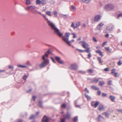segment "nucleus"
<instances>
[{
    "mask_svg": "<svg viewBox=\"0 0 122 122\" xmlns=\"http://www.w3.org/2000/svg\"><path fill=\"white\" fill-rule=\"evenodd\" d=\"M44 16L45 19L47 21V23H48V25L50 26L54 30L55 32L59 36H62L63 34L60 32L59 30L55 26L54 24L51 22L50 21L48 20V18L45 15Z\"/></svg>",
    "mask_w": 122,
    "mask_h": 122,
    "instance_id": "obj_1",
    "label": "nucleus"
},
{
    "mask_svg": "<svg viewBox=\"0 0 122 122\" xmlns=\"http://www.w3.org/2000/svg\"><path fill=\"white\" fill-rule=\"evenodd\" d=\"M48 55L45 54L42 56V59L44 61L39 65L40 68H42L47 66L49 63V60L48 57Z\"/></svg>",
    "mask_w": 122,
    "mask_h": 122,
    "instance_id": "obj_2",
    "label": "nucleus"
},
{
    "mask_svg": "<svg viewBox=\"0 0 122 122\" xmlns=\"http://www.w3.org/2000/svg\"><path fill=\"white\" fill-rule=\"evenodd\" d=\"M36 8V7L34 5L28 6L25 8V10L27 11H30L32 13L34 14H36L37 10H34Z\"/></svg>",
    "mask_w": 122,
    "mask_h": 122,
    "instance_id": "obj_3",
    "label": "nucleus"
},
{
    "mask_svg": "<svg viewBox=\"0 0 122 122\" xmlns=\"http://www.w3.org/2000/svg\"><path fill=\"white\" fill-rule=\"evenodd\" d=\"M114 8V6L112 4L107 5L105 6V9L107 11H110L113 10Z\"/></svg>",
    "mask_w": 122,
    "mask_h": 122,
    "instance_id": "obj_4",
    "label": "nucleus"
},
{
    "mask_svg": "<svg viewBox=\"0 0 122 122\" xmlns=\"http://www.w3.org/2000/svg\"><path fill=\"white\" fill-rule=\"evenodd\" d=\"M79 43L85 48H86L88 46V44L84 41H80L79 42Z\"/></svg>",
    "mask_w": 122,
    "mask_h": 122,
    "instance_id": "obj_5",
    "label": "nucleus"
},
{
    "mask_svg": "<svg viewBox=\"0 0 122 122\" xmlns=\"http://www.w3.org/2000/svg\"><path fill=\"white\" fill-rule=\"evenodd\" d=\"M99 104V103L98 102H95L93 101L91 102V104L92 107H94L95 108H96Z\"/></svg>",
    "mask_w": 122,
    "mask_h": 122,
    "instance_id": "obj_6",
    "label": "nucleus"
},
{
    "mask_svg": "<svg viewBox=\"0 0 122 122\" xmlns=\"http://www.w3.org/2000/svg\"><path fill=\"white\" fill-rule=\"evenodd\" d=\"M77 66L75 64H72L70 65L69 68L71 70H76L77 69Z\"/></svg>",
    "mask_w": 122,
    "mask_h": 122,
    "instance_id": "obj_7",
    "label": "nucleus"
},
{
    "mask_svg": "<svg viewBox=\"0 0 122 122\" xmlns=\"http://www.w3.org/2000/svg\"><path fill=\"white\" fill-rule=\"evenodd\" d=\"M63 40L65 41L69 46L71 45L70 42L68 41V38L66 37H63Z\"/></svg>",
    "mask_w": 122,
    "mask_h": 122,
    "instance_id": "obj_8",
    "label": "nucleus"
},
{
    "mask_svg": "<svg viewBox=\"0 0 122 122\" xmlns=\"http://www.w3.org/2000/svg\"><path fill=\"white\" fill-rule=\"evenodd\" d=\"M56 60L59 63L61 64H63L64 63L63 61L62 60H60V58L57 56H56L55 57Z\"/></svg>",
    "mask_w": 122,
    "mask_h": 122,
    "instance_id": "obj_9",
    "label": "nucleus"
},
{
    "mask_svg": "<svg viewBox=\"0 0 122 122\" xmlns=\"http://www.w3.org/2000/svg\"><path fill=\"white\" fill-rule=\"evenodd\" d=\"M49 118L46 116H44L43 118L42 121L44 122H48Z\"/></svg>",
    "mask_w": 122,
    "mask_h": 122,
    "instance_id": "obj_10",
    "label": "nucleus"
},
{
    "mask_svg": "<svg viewBox=\"0 0 122 122\" xmlns=\"http://www.w3.org/2000/svg\"><path fill=\"white\" fill-rule=\"evenodd\" d=\"M104 108L103 105L101 104L97 108V110L100 111H101L103 110Z\"/></svg>",
    "mask_w": 122,
    "mask_h": 122,
    "instance_id": "obj_11",
    "label": "nucleus"
},
{
    "mask_svg": "<svg viewBox=\"0 0 122 122\" xmlns=\"http://www.w3.org/2000/svg\"><path fill=\"white\" fill-rule=\"evenodd\" d=\"M63 116L64 117V119H69L70 118V115L69 113H67L66 115H64Z\"/></svg>",
    "mask_w": 122,
    "mask_h": 122,
    "instance_id": "obj_12",
    "label": "nucleus"
},
{
    "mask_svg": "<svg viewBox=\"0 0 122 122\" xmlns=\"http://www.w3.org/2000/svg\"><path fill=\"white\" fill-rule=\"evenodd\" d=\"M100 15H96L95 17L94 20L95 21H98L100 19Z\"/></svg>",
    "mask_w": 122,
    "mask_h": 122,
    "instance_id": "obj_13",
    "label": "nucleus"
},
{
    "mask_svg": "<svg viewBox=\"0 0 122 122\" xmlns=\"http://www.w3.org/2000/svg\"><path fill=\"white\" fill-rule=\"evenodd\" d=\"M104 25V24L102 23H101L99 24L97 27V29H98L100 30H101L102 27V26Z\"/></svg>",
    "mask_w": 122,
    "mask_h": 122,
    "instance_id": "obj_14",
    "label": "nucleus"
},
{
    "mask_svg": "<svg viewBox=\"0 0 122 122\" xmlns=\"http://www.w3.org/2000/svg\"><path fill=\"white\" fill-rule=\"evenodd\" d=\"M71 26L73 27L74 29H75L78 26V25L77 23H72Z\"/></svg>",
    "mask_w": 122,
    "mask_h": 122,
    "instance_id": "obj_15",
    "label": "nucleus"
},
{
    "mask_svg": "<svg viewBox=\"0 0 122 122\" xmlns=\"http://www.w3.org/2000/svg\"><path fill=\"white\" fill-rule=\"evenodd\" d=\"M109 98L111 101L114 102L115 101L116 97L112 95H111L109 97Z\"/></svg>",
    "mask_w": 122,
    "mask_h": 122,
    "instance_id": "obj_16",
    "label": "nucleus"
},
{
    "mask_svg": "<svg viewBox=\"0 0 122 122\" xmlns=\"http://www.w3.org/2000/svg\"><path fill=\"white\" fill-rule=\"evenodd\" d=\"M70 9V10L73 11H75L76 10V7L73 5H71V6Z\"/></svg>",
    "mask_w": 122,
    "mask_h": 122,
    "instance_id": "obj_17",
    "label": "nucleus"
},
{
    "mask_svg": "<svg viewBox=\"0 0 122 122\" xmlns=\"http://www.w3.org/2000/svg\"><path fill=\"white\" fill-rule=\"evenodd\" d=\"M96 53H98L102 57L103 56V55L102 52L100 50H98L96 51Z\"/></svg>",
    "mask_w": 122,
    "mask_h": 122,
    "instance_id": "obj_18",
    "label": "nucleus"
},
{
    "mask_svg": "<svg viewBox=\"0 0 122 122\" xmlns=\"http://www.w3.org/2000/svg\"><path fill=\"white\" fill-rule=\"evenodd\" d=\"M100 79H101V78H94L93 79V81H92V82H93L96 83Z\"/></svg>",
    "mask_w": 122,
    "mask_h": 122,
    "instance_id": "obj_19",
    "label": "nucleus"
},
{
    "mask_svg": "<svg viewBox=\"0 0 122 122\" xmlns=\"http://www.w3.org/2000/svg\"><path fill=\"white\" fill-rule=\"evenodd\" d=\"M91 88L95 90H98L99 88L94 85H92L91 86Z\"/></svg>",
    "mask_w": 122,
    "mask_h": 122,
    "instance_id": "obj_20",
    "label": "nucleus"
},
{
    "mask_svg": "<svg viewBox=\"0 0 122 122\" xmlns=\"http://www.w3.org/2000/svg\"><path fill=\"white\" fill-rule=\"evenodd\" d=\"M46 3V1L45 0H41L40 5H44Z\"/></svg>",
    "mask_w": 122,
    "mask_h": 122,
    "instance_id": "obj_21",
    "label": "nucleus"
},
{
    "mask_svg": "<svg viewBox=\"0 0 122 122\" xmlns=\"http://www.w3.org/2000/svg\"><path fill=\"white\" fill-rule=\"evenodd\" d=\"M105 84L104 82L103 81H101L99 82V85L101 86H102Z\"/></svg>",
    "mask_w": 122,
    "mask_h": 122,
    "instance_id": "obj_22",
    "label": "nucleus"
},
{
    "mask_svg": "<svg viewBox=\"0 0 122 122\" xmlns=\"http://www.w3.org/2000/svg\"><path fill=\"white\" fill-rule=\"evenodd\" d=\"M46 14L49 16H51V11H47L46 12Z\"/></svg>",
    "mask_w": 122,
    "mask_h": 122,
    "instance_id": "obj_23",
    "label": "nucleus"
},
{
    "mask_svg": "<svg viewBox=\"0 0 122 122\" xmlns=\"http://www.w3.org/2000/svg\"><path fill=\"white\" fill-rule=\"evenodd\" d=\"M85 96L86 97L88 100H91V98L90 97L86 94H85Z\"/></svg>",
    "mask_w": 122,
    "mask_h": 122,
    "instance_id": "obj_24",
    "label": "nucleus"
},
{
    "mask_svg": "<svg viewBox=\"0 0 122 122\" xmlns=\"http://www.w3.org/2000/svg\"><path fill=\"white\" fill-rule=\"evenodd\" d=\"M84 52H86L88 53H89L90 52V48L89 47H87L86 48V50H84Z\"/></svg>",
    "mask_w": 122,
    "mask_h": 122,
    "instance_id": "obj_25",
    "label": "nucleus"
},
{
    "mask_svg": "<svg viewBox=\"0 0 122 122\" xmlns=\"http://www.w3.org/2000/svg\"><path fill=\"white\" fill-rule=\"evenodd\" d=\"M102 118H103L102 117V116L100 115H99L97 118V121H100L101 120V119Z\"/></svg>",
    "mask_w": 122,
    "mask_h": 122,
    "instance_id": "obj_26",
    "label": "nucleus"
},
{
    "mask_svg": "<svg viewBox=\"0 0 122 122\" xmlns=\"http://www.w3.org/2000/svg\"><path fill=\"white\" fill-rule=\"evenodd\" d=\"M87 71L88 73H92L93 72V71L92 69H90L87 70Z\"/></svg>",
    "mask_w": 122,
    "mask_h": 122,
    "instance_id": "obj_27",
    "label": "nucleus"
},
{
    "mask_svg": "<svg viewBox=\"0 0 122 122\" xmlns=\"http://www.w3.org/2000/svg\"><path fill=\"white\" fill-rule=\"evenodd\" d=\"M97 59L98 61L100 63H102V61H101V58L100 57H97Z\"/></svg>",
    "mask_w": 122,
    "mask_h": 122,
    "instance_id": "obj_28",
    "label": "nucleus"
},
{
    "mask_svg": "<svg viewBox=\"0 0 122 122\" xmlns=\"http://www.w3.org/2000/svg\"><path fill=\"white\" fill-rule=\"evenodd\" d=\"M26 1L25 4L27 5L30 4V0H25Z\"/></svg>",
    "mask_w": 122,
    "mask_h": 122,
    "instance_id": "obj_29",
    "label": "nucleus"
},
{
    "mask_svg": "<svg viewBox=\"0 0 122 122\" xmlns=\"http://www.w3.org/2000/svg\"><path fill=\"white\" fill-rule=\"evenodd\" d=\"M84 3H88L90 1V0H81Z\"/></svg>",
    "mask_w": 122,
    "mask_h": 122,
    "instance_id": "obj_30",
    "label": "nucleus"
},
{
    "mask_svg": "<svg viewBox=\"0 0 122 122\" xmlns=\"http://www.w3.org/2000/svg\"><path fill=\"white\" fill-rule=\"evenodd\" d=\"M17 66L19 67L25 68L26 67V66L22 65H18Z\"/></svg>",
    "mask_w": 122,
    "mask_h": 122,
    "instance_id": "obj_31",
    "label": "nucleus"
},
{
    "mask_svg": "<svg viewBox=\"0 0 122 122\" xmlns=\"http://www.w3.org/2000/svg\"><path fill=\"white\" fill-rule=\"evenodd\" d=\"M102 115L104 114V115L106 117H108L109 116V114L107 113L106 112H104L102 114Z\"/></svg>",
    "mask_w": 122,
    "mask_h": 122,
    "instance_id": "obj_32",
    "label": "nucleus"
},
{
    "mask_svg": "<svg viewBox=\"0 0 122 122\" xmlns=\"http://www.w3.org/2000/svg\"><path fill=\"white\" fill-rule=\"evenodd\" d=\"M41 0H36V3L37 4L40 5Z\"/></svg>",
    "mask_w": 122,
    "mask_h": 122,
    "instance_id": "obj_33",
    "label": "nucleus"
},
{
    "mask_svg": "<svg viewBox=\"0 0 122 122\" xmlns=\"http://www.w3.org/2000/svg\"><path fill=\"white\" fill-rule=\"evenodd\" d=\"M70 33H65V36L66 37L68 38L69 37L70 35Z\"/></svg>",
    "mask_w": 122,
    "mask_h": 122,
    "instance_id": "obj_34",
    "label": "nucleus"
},
{
    "mask_svg": "<svg viewBox=\"0 0 122 122\" xmlns=\"http://www.w3.org/2000/svg\"><path fill=\"white\" fill-rule=\"evenodd\" d=\"M122 64V61L121 60H120L117 63V64L118 66H120Z\"/></svg>",
    "mask_w": 122,
    "mask_h": 122,
    "instance_id": "obj_35",
    "label": "nucleus"
},
{
    "mask_svg": "<svg viewBox=\"0 0 122 122\" xmlns=\"http://www.w3.org/2000/svg\"><path fill=\"white\" fill-rule=\"evenodd\" d=\"M116 69L115 68H113L111 70V73H113L116 71Z\"/></svg>",
    "mask_w": 122,
    "mask_h": 122,
    "instance_id": "obj_36",
    "label": "nucleus"
},
{
    "mask_svg": "<svg viewBox=\"0 0 122 122\" xmlns=\"http://www.w3.org/2000/svg\"><path fill=\"white\" fill-rule=\"evenodd\" d=\"M66 107V105L65 104H63L61 105V107L63 108H65Z\"/></svg>",
    "mask_w": 122,
    "mask_h": 122,
    "instance_id": "obj_37",
    "label": "nucleus"
},
{
    "mask_svg": "<svg viewBox=\"0 0 122 122\" xmlns=\"http://www.w3.org/2000/svg\"><path fill=\"white\" fill-rule=\"evenodd\" d=\"M53 14L56 16L57 17V12L56 11H54Z\"/></svg>",
    "mask_w": 122,
    "mask_h": 122,
    "instance_id": "obj_38",
    "label": "nucleus"
},
{
    "mask_svg": "<svg viewBox=\"0 0 122 122\" xmlns=\"http://www.w3.org/2000/svg\"><path fill=\"white\" fill-rule=\"evenodd\" d=\"M105 49L107 51H109V53L111 52L109 48V47H106Z\"/></svg>",
    "mask_w": 122,
    "mask_h": 122,
    "instance_id": "obj_39",
    "label": "nucleus"
},
{
    "mask_svg": "<svg viewBox=\"0 0 122 122\" xmlns=\"http://www.w3.org/2000/svg\"><path fill=\"white\" fill-rule=\"evenodd\" d=\"M38 106L40 107H42V103L41 102L39 101L38 103Z\"/></svg>",
    "mask_w": 122,
    "mask_h": 122,
    "instance_id": "obj_40",
    "label": "nucleus"
},
{
    "mask_svg": "<svg viewBox=\"0 0 122 122\" xmlns=\"http://www.w3.org/2000/svg\"><path fill=\"white\" fill-rule=\"evenodd\" d=\"M35 118V116L34 115H32L30 117V119H34Z\"/></svg>",
    "mask_w": 122,
    "mask_h": 122,
    "instance_id": "obj_41",
    "label": "nucleus"
},
{
    "mask_svg": "<svg viewBox=\"0 0 122 122\" xmlns=\"http://www.w3.org/2000/svg\"><path fill=\"white\" fill-rule=\"evenodd\" d=\"M28 76H26V75H24L23 77V78L25 80L26 78Z\"/></svg>",
    "mask_w": 122,
    "mask_h": 122,
    "instance_id": "obj_42",
    "label": "nucleus"
},
{
    "mask_svg": "<svg viewBox=\"0 0 122 122\" xmlns=\"http://www.w3.org/2000/svg\"><path fill=\"white\" fill-rule=\"evenodd\" d=\"M77 50L80 52H84V50H82L78 49H77Z\"/></svg>",
    "mask_w": 122,
    "mask_h": 122,
    "instance_id": "obj_43",
    "label": "nucleus"
},
{
    "mask_svg": "<svg viewBox=\"0 0 122 122\" xmlns=\"http://www.w3.org/2000/svg\"><path fill=\"white\" fill-rule=\"evenodd\" d=\"M77 120V117H75L73 119V121L74 122H75Z\"/></svg>",
    "mask_w": 122,
    "mask_h": 122,
    "instance_id": "obj_44",
    "label": "nucleus"
},
{
    "mask_svg": "<svg viewBox=\"0 0 122 122\" xmlns=\"http://www.w3.org/2000/svg\"><path fill=\"white\" fill-rule=\"evenodd\" d=\"M108 83L109 85H112V81H108Z\"/></svg>",
    "mask_w": 122,
    "mask_h": 122,
    "instance_id": "obj_45",
    "label": "nucleus"
},
{
    "mask_svg": "<svg viewBox=\"0 0 122 122\" xmlns=\"http://www.w3.org/2000/svg\"><path fill=\"white\" fill-rule=\"evenodd\" d=\"M120 17H122V13L120 14L117 16V18L119 19Z\"/></svg>",
    "mask_w": 122,
    "mask_h": 122,
    "instance_id": "obj_46",
    "label": "nucleus"
},
{
    "mask_svg": "<svg viewBox=\"0 0 122 122\" xmlns=\"http://www.w3.org/2000/svg\"><path fill=\"white\" fill-rule=\"evenodd\" d=\"M72 35H73V38H75L76 37V34L75 33H73L71 34Z\"/></svg>",
    "mask_w": 122,
    "mask_h": 122,
    "instance_id": "obj_47",
    "label": "nucleus"
},
{
    "mask_svg": "<svg viewBox=\"0 0 122 122\" xmlns=\"http://www.w3.org/2000/svg\"><path fill=\"white\" fill-rule=\"evenodd\" d=\"M102 95L103 97H106L107 95V94L104 93H103L102 94Z\"/></svg>",
    "mask_w": 122,
    "mask_h": 122,
    "instance_id": "obj_48",
    "label": "nucleus"
},
{
    "mask_svg": "<svg viewBox=\"0 0 122 122\" xmlns=\"http://www.w3.org/2000/svg\"><path fill=\"white\" fill-rule=\"evenodd\" d=\"M61 121L60 122H65V119H61Z\"/></svg>",
    "mask_w": 122,
    "mask_h": 122,
    "instance_id": "obj_49",
    "label": "nucleus"
},
{
    "mask_svg": "<svg viewBox=\"0 0 122 122\" xmlns=\"http://www.w3.org/2000/svg\"><path fill=\"white\" fill-rule=\"evenodd\" d=\"M93 40L95 42H97V41L95 37H94L93 38Z\"/></svg>",
    "mask_w": 122,
    "mask_h": 122,
    "instance_id": "obj_50",
    "label": "nucleus"
},
{
    "mask_svg": "<svg viewBox=\"0 0 122 122\" xmlns=\"http://www.w3.org/2000/svg\"><path fill=\"white\" fill-rule=\"evenodd\" d=\"M109 69L107 68H105L104 69V70L106 71H109Z\"/></svg>",
    "mask_w": 122,
    "mask_h": 122,
    "instance_id": "obj_51",
    "label": "nucleus"
},
{
    "mask_svg": "<svg viewBox=\"0 0 122 122\" xmlns=\"http://www.w3.org/2000/svg\"><path fill=\"white\" fill-rule=\"evenodd\" d=\"M114 75L115 76H119V74L117 73H115L114 74Z\"/></svg>",
    "mask_w": 122,
    "mask_h": 122,
    "instance_id": "obj_52",
    "label": "nucleus"
},
{
    "mask_svg": "<svg viewBox=\"0 0 122 122\" xmlns=\"http://www.w3.org/2000/svg\"><path fill=\"white\" fill-rule=\"evenodd\" d=\"M107 43V42H104L103 43V44L102 45V47L103 46L105 45Z\"/></svg>",
    "mask_w": 122,
    "mask_h": 122,
    "instance_id": "obj_53",
    "label": "nucleus"
},
{
    "mask_svg": "<svg viewBox=\"0 0 122 122\" xmlns=\"http://www.w3.org/2000/svg\"><path fill=\"white\" fill-rule=\"evenodd\" d=\"M85 92H86L87 93H88L89 92V91L87 89V88H85Z\"/></svg>",
    "mask_w": 122,
    "mask_h": 122,
    "instance_id": "obj_54",
    "label": "nucleus"
},
{
    "mask_svg": "<svg viewBox=\"0 0 122 122\" xmlns=\"http://www.w3.org/2000/svg\"><path fill=\"white\" fill-rule=\"evenodd\" d=\"M22 120L21 119H19L17 120V122H22Z\"/></svg>",
    "mask_w": 122,
    "mask_h": 122,
    "instance_id": "obj_55",
    "label": "nucleus"
},
{
    "mask_svg": "<svg viewBox=\"0 0 122 122\" xmlns=\"http://www.w3.org/2000/svg\"><path fill=\"white\" fill-rule=\"evenodd\" d=\"M101 94V92L100 91H98L97 92V95H100Z\"/></svg>",
    "mask_w": 122,
    "mask_h": 122,
    "instance_id": "obj_56",
    "label": "nucleus"
},
{
    "mask_svg": "<svg viewBox=\"0 0 122 122\" xmlns=\"http://www.w3.org/2000/svg\"><path fill=\"white\" fill-rule=\"evenodd\" d=\"M36 98V96H33V97H32V98H33V100H34V101H35V99Z\"/></svg>",
    "mask_w": 122,
    "mask_h": 122,
    "instance_id": "obj_57",
    "label": "nucleus"
},
{
    "mask_svg": "<svg viewBox=\"0 0 122 122\" xmlns=\"http://www.w3.org/2000/svg\"><path fill=\"white\" fill-rule=\"evenodd\" d=\"M8 67L10 69H12L13 68V66L10 65L8 66Z\"/></svg>",
    "mask_w": 122,
    "mask_h": 122,
    "instance_id": "obj_58",
    "label": "nucleus"
},
{
    "mask_svg": "<svg viewBox=\"0 0 122 122\" xmlns=\"http://www.w3.org/2000/svg\"><path fill=\"white\" fill-rule=\"evenodd\" d=\"M75 104V106L76 107H80V105H76V104Z\"/></svg>",
    "mask_w": 122,
    "mask_h": 122,
    "instance_id": "obj_59",
    "label": "nucleus"
},
{
    "mask_svg": "<svg viewBox=\"0 0 122 122\" xmlns=\"http://www.w3.org/2000/svg\"><path fill=\"white\" fill-rule=\"evenodd\" d=\"M109 34H107L105 36L106 37H109Z\"/></svg>",
    "mask_w": 122,
    "mask_h": 122,
    "instance_id": "obj_60",
    "label": "nucleus"
},
{
    "mask_svg": "<svg viewBox=\"0 0 122 122\" xmlns=\"http://www.w3.org/2000/svg\"><path fill=\"white\" fill-rule=\"evenodd\" d=\"M91 56V55L90 54L88 55V57L89 58H90Z\"/></svg>",
    "mask_w": 122,
    "mask_h": 122,
    "instance_id": "obj_61",
    "label": "nucleus"
},
{
    "mask_svg": "<svg viewBox=\"0 0 122 122\" xmlns=\"http://www.w3.org/2000/svg\"><path fill=\"white\" fill-rule=\"evenodd\" d=\"M118 111L121 113H122V109H119L118 110Z\"/></svg>",
    "mask_w": 122,
    "mask_h": 122,
    "instance_id": "obj_62",
    "label": "nucleus"
},
{
    "mask_svg": "<svg viewBox=\"0 0 122 122\" xmlns=\"http://www.w3.org/2000/svg\"><path fill=\"white\" fill-rule=\"evenodd\" d=\"M70 41V43L71 44V42L72 43L74 42V39H73Z\"/></svg>",
    "mask_w": 122,
    "mask_h": 122,
    "instance_id": "obj_63",
    "label": "nucleus"
},
{
    "mask_svg": "<svg viewBox=\"0 0 122 122\" xmlns=\"http://www.w3.org/2000/svg\"><path fill=\"white\" fill-rule=\"evenodd\" d=\"M78 25V26H79L81 24V22H78L77 24Z\"/></svg>",
    "mask_w": 122,
    "mask_h": 122,
    "instance_id": "obj_64",
    "label": "nucleus"
}]
</instances>
